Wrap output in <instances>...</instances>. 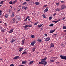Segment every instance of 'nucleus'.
Returning <instances> with one entry per match:
<instances>
[{"label":"nucleus","instance_id":"nucleus-45","mask_svg":"<svg viewBox=\"0 0 66 66\" xmlns=\"http://www.w3.org/2000/svg\"><path fill=\"white\" fill-rule=\"evenodd\" d=\"M9 3L10 4H13V2H12V1H11L10 2H9Z\"/></svg>","mask_w":66,"mask_h":66},{"label":"nucleus","instance_id":"nucleus-56","mask_svg":"<svg viewBox=\"0 0 66 66\" xmlns=\"http://www.w3.org/2000/svg\"><path fill=\"white\" fill-rule=\"evenodd\" d=\"M46 6H47V5H44V7H46Z\"/></svg>","mask_w":66,"mask_h":66},{"label":"nucleus","instance_id":"nucleus-37","mask_svg":"<svg viewBox=\"0 0 66 66\" xmlns=\"http://www.w3.org/2000/svg\"><path fill=\"white\" fill-rule=\"evenodd\" d=\"M39 22H37L36 23H35L34 24L35 26H36L37 24Z\"/></svg>","mask_w":66,"mask_h":66},{"label":"nucleus","instance_id":"nucleus-51","mask_svg":"<svg viewBox=\"0 0 66 66\" xmlns=\"http://www.w3.org/2000/svg\"><path fill=\"white\" fill-rule=\"evenodd\" d=\"M60 2H61V3H65V2L64 1H60Z\"/></svg>","mask_w":66,"mask_h":66},{"label":"nucleus","instance_id":"nucleus-29","mask_svg":"<svg viewBox=\"0 0 66 66\" xmlns=\"http://www.w3.org/2000/svg\"><path fill=\"white\" fill-rule=\"evenodd\" d=\"M22 49H23V48H21L19 50V51L21 52V51H22Z\"/></svg>","mask_w":66,"mask_h":66},{"label":"nucleus","instance_id":"nucleus-34","mask_svg":"<svg viewBox=\"0 0 66 66\" xmlns=\"http://www.w3.org/2000/svg\"><path fill=\"white\" fill-rule=\"evenodd\" d=\"M5 30V29H1V32H5V30Z\"/></svg>","mask_w":66,"mask_h":66},{"label":"nucleus","instance_id":"nucleus-50","mask_svg":"<svg viewBox=\"0 0 66 66\" xmlns=\"http://www.w3.org/2000/svg\"><path fill=\"white\" fill-rule=\"evenodd\" d=\"M17 19H18L19 20H20V18H19V17L17 18H16Z\"/></svg>","mask_w":66,"mask_h":66},{"label":"nucleus","instance_id":"nucleus-64","mask_svg":"<svg viewBox=\"0 0 66 66\" xmlns=\"http://www.w3.org/2000/svg\"><path fill=\"white\" fill-rule=\"evenodd\" d=\"M0 60L1 61H2V59H0Z\"/></svg>","mask_w":66,"mask_h":66},{"label":"nucleus","instance_id":"nucleus-30","mask_svg":"<svg viewBox=\"0 0 66 66\" xmlns=\"http://www.w3.org/2000/svg\"><path fill=\"white\" fill-rule=\"evenodd\" d=\"M24 10H27V9H28V7L25 6V7H24Z\"/></svg>","mask_w":66,"mask_h":66},{"label":"nucleus","instance_id":"nucleus-49","mask_svg":"<svg viewBox=\"0 0 66 66\" xmlns=\"http://www.w3.org/2000/svg\"><path fill=\"white\" fill-rule=\"evenodd\" d=\"M65 8L64 7V8H61L60 9V10H64L65 9Z\"/></svg>","mask_w":66,"mask_h":66},{"label":"nucleus","instance_id":"nucleus-41","mask_svg":"<svg viewBox=\"0 0 66 66\" xmlns=\"http://www.w3.org/2000/svg\"><path fill=\"white\" fill-rule=\"evenodd\" d=\"M2 10H0V16H1V14H2Z\"/></svg>","mask_w":66,"mask_h":66},{"label":"nucleus","instance_id":"nucleus-12","mask_svg":"<svg viewBox=\"0 0 66 66\" xmlns=\"http://www.w3.org/2000/svg\"><path fill=\"white\" fill-rule=\"evenodd\" d=\"M55 29H54V30H51V31H50V33H53V32H54V31H55Z\"/></svg>","mask_w":66,"mask_h":66},{"label":"nucleus","instance_id":"nucleus-5","mask_svg":"<svg viewBox=\"0 0 66 66\" xmlns=\"http://www.w3.org/2000/svg\"><path fill=\"white\" fill-rule=\"evenodd\" d=\"M61 8H64V9H66V6H65V5L63 4L61 6Z\"/></svg>","mask_w":66,"mask_h":66},{"label":"nucleus","instance_id":"nucleus-46","mask_svg":"<svg viewBox=\"0 0 66 66\" xmlns=\"http://www.w3.org/2000/svg\"><path fill=\"white\" fill-rule=\"evenodd\" d=\"M56 15V13H54L53 14V16H55Z\"/></svg>","mask_w":66,"mask_h":66},{"label":"nucleus","instance_id":"nucleus-48","mask_svg":"<svg viewBox=\"0 0 66 66\" xmlns=\"http://www.w3.org/2000/svg\"><path fill=\"white\" fill-rule=\"evenodd\" d=\"M61 20V19H59L58 20H57V21L58 22H59V21H60Z\"/></svg>","mask_w":66,"mask_h":66},{"label":"nucleus","instance_id":"nucleus-62","mask_svg":"<svg viewBox=\"0 0 66 66\" xmlns=\"http://www.w3.org/2000/svg\"><path fill=\"white\" fill-rule=\"evenodd\" d=\"M28 20H29V21H30V19H28Z\"/></svg>","mask_w":66,"mask_h":66},{"label":"nucleus","instance_id":"nucleus-55","mask_svg":"<svg viewBox=\"0 0 66 66\" xmlns=\"http://www.w3.org/2000/svg\"><path fill=\"white\" fill-rule=\"evenodd\" d=\"M7 24H6V23H5V26H7Z\"/></svg>","mask_w":66,"mask_h":66},{"label":"nucleus","instance_id":"nucleus-9","mask_svg":"<svg viewBox=\"0 0 66 66\" xmlns=\"http://www.w3.org/2000/svg\"><path fill=\"white\" fill-rule=\"evenodd\" d=\"M25 40V39H23L22 40L21 42L22 43L21 44L22 45H24V41Z\"/></svg>","mask_w":66,"mask_h":66},{"label":"nucleus","instance_id":"nucleus-15","mask_svg":"<svg viewBox=\"0 0 66 66\" xmlns=\"http://www.w3.org/2000/svg\"><path fill=\"white\" fill-rule=\"evenodd\" d=\"M13 30H14V29H12L10 31H9V33H12L13 32Z\"/></svg>","mask_w":66,"mask_h":66},{"label":"nucleus","instance_id":"nucleus-35","mask_svg":"<svg viewBox=\"0 0 66 66\" xmlns=\"http://www.w3.org/2000/svg\"><path fill=\"white\" fill-rule=\"evenodd\" d=\"M52 22H55V23H57V22H57V21H55V20L54 21H53Z\"/></svg>","mask_w":66,"mask_h":66},{"label":"nucleus","instance_id":"nucleus-28","mask_svg":"<svg viewBox=\"0 0 66 66\" xmlns=\"http://www.w3.org/2000/svg\"><path fill=\"white\" fill-rule=\"evenodd\" d=\"M52 16H50L49 17V20H51L52 19Z\"/></svg>","mask_w":66,"mask_h":66},{"label":"nucleus","instance_id":"nucleus-3","mask_svg":"<svg viewBox=\"0 0 66 66\" xmlns=\"http://www.w3.org/2000/svg\"><path fill=\"white\" fill-rule=\"evenodd\" d=\"M54 44L53 43H52L50 44V48H53V47H54Z\"/></svg>","mask_w":66,"mask_h":66},{"label":"nucleus","instance_id":"nucleus-43","mask_svg":"<svg viewBox=\"0 0 66 66\" xmlns=\"http://www.w3.org/2000/svg\"><path fill=\"white\" fill-rule=\"evenodd\" d=\"M41 64L42 65H43V62H39V64Z\"/></svg>","mask_w":66,"mask_h":66},{"label":"nucleus","instance_id":"nucleus-20","mask_svg":"<svg viewBox=\"0 0 66 66\" xmlns=\"http://www.w3.org/2000/svg\"><path fill=\"white\" fill-rule=\"evenodd\" d=\"M27 27H28V25H25L24 26V27L25 28H27Z\"/></svg>","mask_w":66,"mask_h":66},{"label":"nucleus","instance_id":"nucleus-40","mask_svg":"<svg viewBox=\"0 0 66 66\" xmlns=\"http://www.w3.org/2000/svg\"><path fill=\"white\" fill-rule=\"evenodd\" d=\"M43 18H46V16H45V14H43Z\"/></svg>","mask_w":66,"mask_h":66},{"label":"nucleus","instance_id":"nucleus-14","mask_svg":"<svg viewBox=\"0 0 66 66\" xmlns=\"http://www.w3.org/2000/svg\"><path fill=\"white\" fill-rule=\"evenodd\" d=\"M43 25V24H41L39 25L38 26V27L39 28H41V27H42V26Z\"/></svg>","mask_w":66,"mask_h":66},{"label":"nucleus","instance_id":"nucleus-63","mask_svg":"<svg viewBox=\"0 0 66 66\" xmlns=\"http://www.w3.org/2000/svg\"><path fill=\"white\" fill-rule=\"evenodd\" d=\"M64 19H65V18H63V19H62V20H64Z\"/></svg>","mask_w":66,"mask_h":66},{"label":"nucleus","instance_id":"nucleus-7","mask_svg":"<svg viewBox=\"0 0 66 66\" xmlns=\"http://www.w3.org/2000/svg\"><path fill=\"white\" fill-rule=\"evenodd\" d=\"M19 56H18L15 57L13 58V60H15V59H19Z\"/></svg>","mask_w":66,"mask_h":66},{"label":"nucleus","instance_id":"nucleus-6","mask_svg":"<svg viewBox=\"0 0 66 66\" xmlns=\"http://www.w3.org/2000/svg\"><path fill=\"white\" fill-rule=\"evenodd\" d=\"M50 39V38L48 37L45 39V42H48Z\"/></svg>","mask_w":66,"mask_h":66},{"label":"nucleus","instance_id":"nucleus-42","mask_svg":"<svg viewBox=\"0 0 66 66\" xmlns=\"http://www.w3.org/2000/svg\"><path fill=\"white\" fill-rule=\"evenodd\" d=\"M28 28H29L30 27H32L33 26H32V25H28Z\"/></svg>","mask_w":66,"mask_h":66},{"label":"nucleus","instance_id":"nucleus-36","mask_svg":"<svg viewBox=\"0 0 66 66\" xmlns=\"http://www.w3.org/2000/svg\"><path fill=\"white\" fill-rule=\"evenodd\" d=\"M55 58H56L55 57H51V59L52 60H55Z\"/></svg>","mask_w":66,"mask_h":66},{"label":"nucleus","instance_id":"nucleus-18","mask_svg":"<svg viewBox=\"0 0 66 66\" xmlns=\"http://www.w3.org/2000/svg\"><path fill=\"white\" fill-rule=\"evenodd\" d=\"M17 2V0H15L14 1V2H13V4H15L16 2Z\"/></svg>","mask_w":66,"mask_h":66},{"label":"nucleus","instance_id":"nucleus-17","mask_svg":"<svg viewBox=\"0 0 66 66\" xmlns=\"http://www.w3.org/2000/svg\"><path fill=\"white\" fill-rule=\"evenodd\" d=\"M60 8H57L56 10V11L57 12L58 11H60Z\"/></svg>","mask_w":66,"mask_h":66},{"label":"nucleus","instance_id":"nucleus-21","mask_svg":"<svg viewBox=\"0 0 66 66\" xmlns=\"http://www.w3.org/2000/svg\"><path fill=\"white\" fill-rule=\"evenodd\" d=\"M15 39H12L10 41V43H12L13 42H15Z\"/></svg>","mask_w":66,"mask_h":66},{"label":"nucleus","instance_id":"nucleus-1","mask_svg":"<svg viewBox=\"0 0 66 66\" xmlns=\"http://www.w3.org/2000/svg\"><path fill=\"white\" fill-rule=\"evenodd\" d=\"M60 57L62 59H63V60H66V56L64 55L63 56L61 55L60 56Z\"/></svg>","mask_w":66,"mask_h":66},{"label":"nucleus","instance_id":"nucleus-31","mask_svg":"<svg viewBox=\"0 0 66 66\" xmlns=\"http://www.w3.org/2000/svg\"><path fill=\"white\" fill-rule=\"evenodd\" d=\"M8 17H9V15L6 14L5 15V17H6V18H8Z\"/></svg>","mask_w":66,"mask_h":66},{"label":"nucleus","instance_id":"nucleus-59","mask_svg":"<svg viewBox=\"0 0 66 66\" xmlns=\"http://www.w3.org/2000/svg\"><path fill=\"white\" fill-rule=\"evenodd\" d=\"M54 35H55V36H56V35H57V34H54Z\"/></svg>","mask_w":66,"mask_h":66},{"label":"nucleus","instance_id":"nucleus-57","mask_svg":"<svg viewBox=\"0 0 66 66\" xmlns=\"http://www.w3.org/2000/svg\"><path fill=\"white\" fill-rule=\"evenodd\" d=\"M19 11H20V9H19V10H18L17 11V12H19Z\"/></svg>","mask_w":66,"mask_h":66},{"label":"nucleus","instance_id":"nucleus-53","mask_svg":"<svg viewBox=\"0 0 66 66\" xmlns=\"http://www.w3.org/2000/svg\"><path fill=\"white\" fill-rule=\"evenodd\" d=\"M44 35L45 36H47V34H44Z\"/></svg>","mask_w":66,"mask_h":66},{"label":"nucleus","instance_id":"nucleus-44","mask_svg":"<svg viewBox=\"0 0 66 66\" xmlns=\"http://www.w3.org/2000/svg\"><path fill=\"white\" fill-rule=\"evenodd\" d=\"M3 2H4V1H1L0 3L1 4H2L3 3Z\"/></svg>","mask_w":66,"mask_h":66},{"label":"nucleus","instance_id":"nucleus-60","mask_svg":"<svg viewBox=\"0 0 66 66\" xmlns=\"http://www.w3.org/2000/svg\"><path fill=\"white\" fill-rule=\"evenodd\" d=\"M19 66H24V65H23L22 64H21V65H20Z\"/></svg>","mask_w":66,"mask_h":66},{"label":"nucleus","instance_id":"nucleus-2","mask_svg":"<svg viewBox=\"0 0 66 66\" xmlns=\"http://www.w3.org/2000/svg\"><path fill=\"white\" fill-rule=\"evenodd\" d=\"M47 59V57H45L44 59H41V62H44V63H45L46 61L45 60H46Z\"/></svg>","mask_w":66,"mask_h":66},{"label":"nucleus","instance_id":"nucleus-25","mask_svg":"<svg viewBox=\"0 0 66 66\" xmlns=\"http://www.w3.org/2000/svg\"><path fill=\"white\" fill-rule=\"evenodd\" d=\"M27 52L24 51L22 53V55H23V54H27Z\"/></svg>","mask_w":66,"mask_h":66},{"label":"nucleus","instance_id":"nucleus-16","mask_svg":"<svg viewBox=\"0 0 66 66\" xmlns=\"http://www.w3.org/2000/svg\"><path fill=\"white\" fill-rule=\"evenodd\" d=\"M60 2H58V3H56V5L57 6H58L60 5Z\"/></svg>","mask_w":66,"mask_h":66},{"label":"nucleus","instance_id":"nucleus-61","mask_svg":"<svg viewBox=\"0 0 66 66\" xmlns=\"http://www.w3.org/2000/svg\"><path fill=\"white\" fill-rule=\"evenodd\" d=\"M30 0H26V1H29Z\"/></svg>","mask_w":66,"mask_h":66},{"label":"nucleus","instance_id":"nucleus-10","mask_svg":"<svg viewBox=\"0 0 66 66\" xmlns=\"http://www.w3.org/2000/svg\"><path fill=\"white\" fill-rule=\"evenodd\" d=\"M27 63V61H24L22 63V64H26Z\"/></svg>","mask_w":66,"mask_h":66},{"label":"nucleus","instance_id":"nucleus-38","mask_svg":"<svg viewBox=\"0 0 66 66\" xmlns=\"http://www.w3.org/2000/svg\"><path fill=\"white\" fill-rule=\"evenodd\" d=\"M25 7V6H23L22 8V10H24V8Z\"/></svg>","mask_w":66,"mask_h":66},{"label":"nucleus","instance_id":"nucleus-58","mask_svg":"<svg viewBox=\"0 0 66 66\" xmlns=\"http://www.w3.org/2000/svg\"><path fill=\"white\" fill-rule=\"evenodd\" d=\"M29 18V16H28L26 18L28 19V18Z\"/></svg>","mask_w":66,"mask_h":66},{"label":"nucleus","instance_id":"nucleus-26","mask_svg":"<svg viewBox=\"0 0 66 66\" xmlns=\"http://www.w3.org/2000/svg\"><path fill=\"white\" fill-rule=\"evenodd\" d=\"M33 62H34V61H30L29 63V65H31V64H33Z\"/></svg>","mask_w":66,"mask_h":66},{"label":"nucleus","instance_id":"nucleus-22","mask_svg":"<svg viewBox=\"0 0 66 66\" xmlns=\"http://www.w3.org/2000/svg\"><path fill=\"white\" fill-rule=\"evenodd\" d=\"M42 39H38L37 40L38 42H42Z\"/></svg>","mask_w":66,"mask_h":66},{"label":"nucleus","instance_id":"nucleus-47","mask_svg":"<svg viewBox=\"0 0 66 66\" xmlns=\"http://www.w3.org/2000/svg\"><path fill=\"white\" fill-rule=\"evenodd\" d=\"M54 60H50V62H54Z\"/></svg>","mask_w":66,"mask_h":66},{"label":"nucleus","instance_id":"nucleus-23","mask_svg":"<svg viewBox=\"0 0 66 66\" xmlns=\"http://www.w3.org/2000/svg\"><path fill=\"white\" fill-rule=\"evenodd\" d=\"M45 63H43V64H44V66H45V65H46V64H47V62H45Z\"/></svg>","mask_w":66,"mask_h":66},{"label":"nucleus","instance_id":"nucleus-4","mask_svg":"<svg viewBox=\"0 0 66 66\" xmlns=\"http://www.w3.org/2000/svg\"><path fill=\"white\" fill-rule=\"evenodd\" d=\"M35 43H36V41L35 40H34L32 42H31L30 45H34Z\"/></svg>","mask_w":66,"mask_h":66},{"label":"nucleus","instance_id":"nucleus-39","mask_svg":"<svg viewBox=\"0 0 66 66\" xmlns=\"http://www.w3.org/2000/svg\"><path fill=\"white\" fill-rule=\"evenodd\" d=\"M54 26V24H50L49 26L50 27H52V26Z\"/></svg>","mask_w":66,"mask_h":66},{"label":"nucleus","instance_id":"nucleus-27","mask_svg":"<svg viewBox=\"0 0 66 66\" xmlns=\"http://www.w3.org/2000/svg\"><path fill=\"white\" fill-rule=\"evenodd\" d=\"M14 17V13H12L11 15V17L13 18Z\"/></svg>","mask_w":66,"mask_h":66},{"label":"nucleus","instance_id":"nucleus-13","mask_svg":"<svg viewBox=\"0 0 66 66\" xmlns=\"http://www.w3.org/2000/svg\"><path fill=\"white\" fill-rule=\"evenodd\" d=\"M13 23H15V21H16V20L14 18H13L12 19Z\"/></svg>","mask_w":66,"mask_h":66},{"label":"nucleus","instance_id":"nucleus-11","mask_svg":"<svg viewBox=\"0 0 66 66\" xmlns=\"http://www.w3.org/2000/svg\"><path fill=\"white\" fill-rule=\"evenodd\" d=\"M48 11V8H46L45 9V10L44 11V13H46Z\"/></svg>","mask_w":66,"mask_h":66},{"label":"nucleus","instance_id":"nucleus-8","mask_svg":"<svg viewBox=\"0 0 66 66\" xmlns=\"http://www.w3.org/2000/svg\"><path fill=\"white\" fill-rule=\"evenodd\" d=\"M35 5H39V2H35Z\"/></svg>","mask_w":66,"mask_h":66},{"label":"nucleus","instance_id":"nucleus-33","mask_svg":"<svg viewBox=\"0 0 66 66\" xmlns=\"http://www.w3.org/2000/svg\"><path fill=\"white\" fill-rule=\"evenodd\" d=\"M27 2H25L24 3H23L22 4L23 5H25V4H27Z\"/></svg>","mask_w":66,"mask_h":66},{"label":"nucleus","instance_id":"nucleus-52","mask_svg":"<svg viewBox=\"0 0 66 66\" xmlns=\"http://www.w3.org/2000/svg\"><path fill=\"white\" fill-rule=\"evenodd\" d=\"M27 19V18H26V19H25V20H24V21H25V22H26V21H27V19Z\"/></svg>","mask_w":66,"mask_h":66},{"label":"nucleus","instance_id":"nucleus-24","mask_svg":"<svg viewBox=\"0 0 66 66\" xmlns=\"http://www.w3.org/2000/svg\"><path fill=\"white\" fill-rule=\"evenodd\" d=\"M31 37L32 38H35V36L34 35H32L31 36Z\"/></svg>","mask_w":66,"mask_h":66},{"label":"nucleus","instance_id":"nucleus-32","mask_svg":"<svg viewBox=\"0 0 66 66\" xmlns=\"http://www.w3.org/2000/svg\"><path fill=\"white\" fill-rule=\"evenodd\" d=\"M63 29H66V26H63Z\"/></svg>","mask_w":66,"mask_h":66},{"label":"nucleus","instance_id":"nucleus-19","mask_svg":"<svg viewBox=\"0 0 66 66\" xmlns=\"http://www.w3.org/2000/svg\"><path fill=\"white\" fill-rule=\"evenodd\" d=\"M35 49H36V48L34 47V48L32 50V51H33V52H34V51H35Z\"/></svg>","mask_w":66,"mask_h":66},{"label":"nucleus","instance_id":"nucleus-54","mask_svg":"<svg viewBox=\"0 0 66 66\" xmlns=\"http://www.w3.org/2000/svg\"><path fill=\"white\" fill-rule=\"evenodd\" d=\"M10 66H14V65L13 64H11L10 65Z\"/></svg>","mask_w":66,"mask_h":66}]
</instances>
